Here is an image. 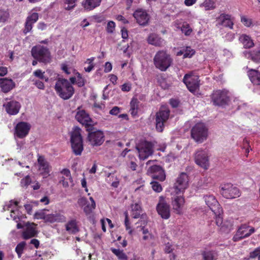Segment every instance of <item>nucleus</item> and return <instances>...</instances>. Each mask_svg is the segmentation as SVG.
<instances>
[{
  "instance_id": "nucleus-1",
  "label": "nucleus",
  "mask_w": 260,
  "mask_h": 260,
  "mask_svg": "<svg viewBox=\"0 0 260 260\" xmlns=\"http://www.w3.org/2000/svg\"><path fill=\"white\" fill-rule=\"evenodd\" d=\"M55 90L61 99L67 100L74 94V88L70 82L66 79L59 78L54 86Z\"/></svg>"
},
{
  "instance_id": "nucleus-2",
  "label": "nucleus",
  "mask_w": 260,
  "mask_h": 260,
  "mask_svg": "<svg viewBox=\"0 0 260 260\" xmlns=\"http://www.w3.org/2000/svg\"><path fill=\"white\" fill-rule=\"evenodd\" d=\"M173 60L170 54L165 50L157 52L153 58V63L155 68L162 72L167 71L172 65Z\"/></svg>"
},
{
  "instance_id": "nucleus-3",
  "label": "nucleus",
  "mask_w": 260,
  "mask_h": 260,
  "mask_svg": "<svg viewBox=\"0 0 260 260\" xmlns=\"http://www.w3.org/2000/svg\"><path fill=\"white\" fill-rule=\"evenodd\" d=\"M31 54L35 59L45 64L50 63L52 60L51 54L49 48L44 46L38 45L32 47Z\"/></svg>"
},
{
  "instance_id": "nucleus-4",
  "label": "nucleus",
  "mask_w": 260,
  "mask_h": 260,
  "mask_svg": "<svg viewBox=\"0 0 260 260\" xmlns=\"http://www.w3.org/2000/svg\"><path fill=\"white\" fill-rule=\"evenodd\" d=\"M71 143L73 152L80 155L83 150V143L81 129L78 126L74 127L71 133Z\"/></svg>"
},
{
  "instance_id": "nucleus-5",
  "label": "nucleus",
  "mask_w": 260,
  "mask_h": 260,
  "mask_svg": "<svg viewBox=\"0 0 260 260\" xmlns=\"http://www.w3.org/2000/svg\"><path fill=\"white\" fill-rule=\"evenodd\" d=\"M170 110L168 107L162 106L155 113V128L157 132H162L165 124L169 119Z\"/></svg>"
},
{
  "instance_id": "nucleus-6",
  "label": "nucleus",
  "mask_w": 260,
  "mask_h": 260,
  "mask_svg": "<svg viewBox=\"0 0 260 260\" xmlns=\"http://www.w3.org/2000/svg\"><path fill=\"white\" fill-rule=\"evenodd\" d=\"M88 132L87 140L89 144L94 147L101 146L105 141L104 133L100 130H97L93 125L86 129Z\"/></svg>"
},
{
  "instance_id": "nucleus-7",
  "label": "nucleus",
  "mask_w": 260,
  "mask_h": 260,
  "mask_svg": "<svg viewBox=\"0 0 260 260\" xmlns=\"http://www.w3.org/2000/svg\"><path fill=\"white\" fill-rule=\"evenodd\" d=\"M208 136V128L203 122L196 123L191 129V137L197 142L202 143Z\"/></svg>"
},
{
  "instance_id": "nucleus-8",
  "label": "nucleus",
  "mask_w": 260,
  "mask_h": 260,
  "mask_svg": "<svg viewBox=\"0 0 260 260\" xmlns=\"http://www.w3.org/2000/svg\"><path fill=\"white\" fill-rule=\"evenodd\" d=\"M228 94V91L225 89L214 90L211 95V101L215 106L226 105L230 101Z\"/></svg>"
},
{
  "instance_id": "nucleus-9",
  "label": "nucleus",
  "mask_w": 260,
  "mask_h": 260,
  "mask_svg": "<svg viewBox=\"0 0 260 260\" xmlns=\"http://www.w3.org/2000/svg\"><path fill=\"white\" fill-rule=\"evenodd\" d=\"M153 144L149 141H145L136 146L139 157L140 160H145L153 152Z\"/></svg>"
},
{
  "instance_id": "nucleus-10",
  "label": "nucleus",
  "mask_w": 260,
  "mask_h": 260,
  "mask_svg": "<svg viewBox=\"0 0 260 260\" xmlns=\"http://www.w3.org/2000/svg\"><path fill=\"white\" fill-rule=\"evenodd\" d=\"M200 81L199 77L192 73L185 74L183 79V83L191 92H194L199 89Z\"/></svg>"
},
{
  "instance_id": "nucleus-11",
  "label": "nucleus",
  "mask_w": 260,
  "mask_h": 260,
  "mask_svg": "<svg viewBox=\"0 0 260 260\" xmlns=\"http://www.w3.org/2000/svg\"><path fill=\"white\" fill-rule=\"evenodd\" d=\"M189 178L186 173H180L176 179L174 188L176 193L183 192L188 187Z\"/></svg>"
},
{
  "instance_id": "nucleus-12",
  "label": "nucleus",
  "mask_w": 260,
  "mask_h": 260,
  "mask_svg": "<svg viewBox=\"0 0 260 260\" xmlns=\"http://www.w3.org/2000/svg\"><path fill=\"white\" fill-rule=\"evenodd\" d=\"M220 193L226 199H234L240 196L239 189L231 184L223 185L221 187Z\"/></svg>"
},
{
  "instance_id": "nucleus-13",
  "label": "nucleus",
  "mask_w": 260,
  "mask_h": 260,
  "mask_svg": "<svg viewBox=\"0 0 260 260\" xmlns=\"http://www.w3.org/2000/svg\"><path fill=\"white\" fill-rule=\"evenodd\" d=\"M31 125L26 122H19L14 128V135L19 139H23L28 134Z\"/></svg>"
},
{
  "instance_id": "nucleus-14",
  "label": "nucleus",
  "mask_w": 260,
  "mask_h": 260,
  "mask_svg": "<svg viewBox=\"0 0 260 260\" xmlns=\"http://www.w3.org/2000/svg\"><path fill=\"white\" fill-rule=\"evenodd\" d=\"M75 118L82 125H84L86 129L93 125V122L89 114L84 110L77 109Z\"/></svg>"
},
{
  "instance_id": "nucleus-15",
  "label": "nucleus",
  "mask_w": 260,
  "mask_h": 260,
  "mask_svg": "<svg viewBox=\"0 0 260 260\" xmlns=\"http://www.w3.org/2000/svg\"><path fill=\"white\" fill-rule=\"evenodd\" d=\"M133 16L137 22L140 25H146L150 19V16L146 10L143 9H138L133 13Z\"/></svg>"
},
{
  "instance_id": "nucleus-16",
  "label": "nucleus",
  "mask_w": 260,
  "mask_h": 260,
  "mask_svg": "<svg viewBox=\"0 0 260 260\" xmlns=\"http://www.w3.org/2000/svg\"><path fill=\"white\" fill-rule=\"evenodd\" d=\"M206 205L214 214L222 212V210L215 198L212 195H207L204 197Z\"/></svg>"
},
{
  "instance_id": "nucleus-17",
  "label": "nucleus",
  "mask_w": 260,
  "mask_h": 260,
  "mask_svg": "<svg viewBox=\"0 0 260 260\" xmlns=\"http://www.w3.org/2000/svg\"><path fill=\"white\" fill-rule=\"evenodd\" d=\"M16 84L12 79L0 78V88L3 92L7 93L14 88Z\"/></svg>"
},
{
  "instance_id": "nucleus-18",
  "label": "nucleus",
  "mask_w": 260,
  "mask_h": 260,
  "mask_svg": "<svg viewBox=\"0 0 260 260\" xmlns=\"http://www.w3.org/2000/svg\"><path fill=\"white\" fill-rule=\"evenodd\" d=\"M4 107L9 114L15 115L18 113L21 108V105L18 102L11 101L4 104Z\"/></svg>"
},
{
  "instance_id": "nucleus-19",
  "label": "nucleus",
  "mask_w": 260,
  "mask_h": 260,
  "mask_svg": "<svg viewBox=\"0 0 260 260\" xmlns=\"http://www.w3.org/2000/svg\"><path fill=\"white\" fill-rule=\"evenodd\" d=\"M152 173V177L153 179H158L163 181L166 179V175L164 170L159 166L155 165L151 167L149 169Z\"/></svg>"
},
{
  "instance_id": "nucleus-20",
  "label": "nucleus",
  "mask_w": 260,
  "mask_h": 260,
  "mask_svg": "<svg viewBox=\"0 0 260 260\" xmlns=\"http://www.w3.org/2000/svg\"><path fill=\"white\" fill-rule=\"evenodd\" d=\"M157 211L164 219H168L170 216V206L164 201H160L157 204Z\"/></svg>"
},
{
  "instance_id": "nucleus-21",
  "label": "nucleus",
  "mask_w": 260,
  "mask_h": 260,
  "mask_svg": "<svg viewBox=\"0 0 260 260\" xmlns=\"http://www.w3.org/2000/svg\"><path fill=\"white\" fill-rule=\"evenodd\" d=\"M184 204V199L182 196H177L172 201L173 209L177 214L182 213V209Z\"/></svg>"
},
{
  "instance_id": "nucleus-22",
  "label": "nucleus",
  "mask_w": 260,
  "mask_h": 260,
  "mask_svg": "<svg viewBox=\"0 0 260 260\" xmlns=\"http://www.w3.org/2000/svg\"><path fill=\"white\" fill-rule=\"evenodd\" d=\"M66 217L63 214L55 212L54 213L47 214L46 217V222L50 223L54 222H64L66 221Z\"/></svg>"
},
{
  "instance_id": "nucleus-23",
  "label": "nucleus",
  "mask_w": 260,
  "mask_h": 260,
  "mask_svg": "<svg viewBox=\"0 0 260 260\" xmlns=\"http://www.w3.org/2000/svg\"><path fill=\"white\" fill-rule=\"evenodd\" d=\"M231 16L229 14L222 13L217 18V20L220 21L219 24L226 27L233 29L234 23L231 19Z\"/></svg>"
},
{
  "instance_id": "nucleus-24",
  "label": "nucleus",
  "mask_w": 260,
  "mask_h": 260,
  "mask_svg": "<svg viewBox=\"0 0 260 260\" xmlns=\"http://www.w3.org/2000/svg\"><path fill=\"white\" fill-rule=\"evenodd\" d=\"M35 226L36 225L34 223H27L26 224V229L22 233L23 239H28L36 236L37 232Z\"/></svg>"
},
{
  "instance_id": "nucleus-25",
  "label": "nucleus",
  "mask_w": 260,
  "mask_h": 260,
  "mask_svg": "<svg viewBox=\"0 0 260 260\" xmlns=\"http://www.w3.org/2000/svg\"><path fill=\"white\" fill-rule=\"evenodd\" d=\"M101 2L102 0H83L82 5L86 11H90L100 6Z\"/></svg>"
},
{
  "instance_id": "nucleus-26",
  "label": "nucleus",
  "mask_w": 260,
  "mask_h": 260,
  "mask_svg": "<svg viewBox=\"0 0 260 260\" xmlns=\"http://www.w3.org/2000/svg\"><path fill=\"white\" fill-rule=\"evenodd\" d=\"M65 228L66 230L70 234H76L79 231L77 221L75 219H72L68 221L65 224Z\"/></svg>"
},
{
  "instance_id": "nucleus-27",
  "label": "nucleus",
  "mask_w": 260,
  "mask_h": 260,
  "mask_svg": "<svg viewBox=\"0 0 260 260\" xmlns=\"http://www.w3.org/2000/svg\"><path fill=\"white\" fill-rule=\"evenodd\" d=\"M239 40L245 49H250L254 46L253 40L249 35L242 34L240 36Z\"/></svg>"
},
{
  "instance_id": "nucleus-28",
  "label": "nucleus",
  "mask_w": 260,
  "mask_h": 260,
  "mask_svg": "<svg viewBox=\"0 0 260 260\" xmlns=\"http://www.w3.org/2000/svg\"><path fill=\"white\" fill-rule=\"evenodd\" d=\"M147 41L149 44L157 47H161L164 44V40L155 34H151L147 39Z\"/></svg>"
},
{
  "instance_id": "nucleus-29",
  "label": "nucleus",
  "mask_w": 260,
  "mask_h": 260,
  "mask_svg": "<svg viewBox=\"0 0 260 260\" xmlns=\"http://www.w3.org/2000/svg\"><path fill=\"white\" fill-rule=\"evenodd\" d=\"M195 162H208L209 161L207 152L202 149L197 150L194 154Z\"/></svg>"
},
{
  "instance_id": "nucleus-30",
  "label": "nucleus",
  "mask_w": 260,
  "mask_h": 260,
  "mask_svg": "<svg viewBox=\"0 0 260 260\" xmlns=\"http://www.w3.org/2000/svg\"><path fill=\"white\" fill-rule=\"evenodd\" d=\"M248 76L253 84L260 85V72L259 71L250 69L248 72Z\"/></svg>"
},
{
  "instance_id": "nucleus-31",
  "label": "nucleus",
  "mask_w": 260,
  "mask_h": 260,
  "mask_svg": "<svg viewBox=\"0 0 260 260\" xmlns=\"http://www.w3.org/2000/svg\"><path fill=\"white\" fill-rule=\"evenodd\" d=\"M248 226L246 224L242 225L238 229L236 235L234 237V241H238L246 237H244V235L247 233L246 230Z\"/></svg>"
},
{
  "instance_id": "nucleus-32",
  "label": "nucleus",
  "mask_w": 260,
  "mask_h": 260,
  "mask_svg": "<svg viewBox=\"0 0 260 260\" xmlns=\"http://www.w3.org/2000/svg\"><path fill=\"white\" fill-rule=\"evenodd\" d=\"M132 216L134 218H139L142 213L141 207L138 203L132 204L131 206Z\"/></svg>"
},
{
  "instance_id": "nucleus-33",
  "label": "nucleus",
  "mask_w": 260,
  "mask_h": 260,
  "mask_svg": "<svg viewBox=\"0 0 260 260\" xmlns=\"http://www.w3.org/2000/svg\"><path fill=\"white\" fill-rule=\"evenodd\" d=\"M110 250L115 255L117 256L119 260H128L127 256L124 253L123 250L114 248H111Z\"/></svg>"
},
{
  "instance_id": "nucleus-34",
  "label": "nucleus",
  "mask_w": 260,
  "mask_h": 260,
  "mask_svg": "<svg viewBox=\"0 0 260 260\" xmlns=\"http://www.w3.org/2000/svg\"><path fill=\"white\" fill-rule=\"evenodd\" d=\"M206 11L212 10L216 8L215 2L213 0H205L201 4Z\"/></svg>"
},
{
  "instance_id": "nucleus-35",
  "label": "nucleus",
  "mask_w": 260,
  "mask_h": 260,
  "mask_svg": "<svg viewBox=\"0 0 260 260\" xmlns=\"http://www.w3.org/2000/svg\"><path fill=\"white\" fill-rule=\"evenodd\" d=\"M202 255L204 260H215L217 257L216 253L212 251H204Z\"/></svg>"
},
{
  "instance_id": "nucleus-36",
  "label": "nucleus",
  "mask_w": 260,
  "mask_h": 260,
  "mask_svg": "<svg viewBox=\"0 0 260 260\" xmlns=\"http://www.w3.org/2000/svg\"><path fill=\"white\" fill-rule=\"evenodd\" d=\"M10 14L8 9L0 8V23L5 22L9 18Z\"/></svg>"
},
{
  "instance_id": "nucleus-37",
  "label": "nucleus",
  "mask_w": 260,
  "mask_h": 260,
  "mask_svg": "<svg viewBox=\"0 0 260 260\" xmlns=\"http://www.w3.org/2000/svg\"><path fill=\"white\" fill-rule=\"evenodd\" d=\"M181 30L185 36H189L192 31V28L187 22L183 23L181 27Z\"/></svg>"
},
{
  "instance_id": "nucleus-38",
  "label": "nucleus",
  "mask_w": 260,
  "mask_h": 260,
  "mask_svg": "<svg viewBox=\"0 0 260 260\" xmlns=\"http://www.w3.org/2000/svg\"><path fill=\"white\" fill-rule=\"evenodd\" d=\"M38 13L34 12L27 17L26 19V21L28 22L29 24L33 25L34 24H35L38 21Z\"/></svg>"
},
{
  "instance_id": "nucleus-39",
  "label": "nucleus",
  "mask_w": 260,
  "mask_h": 260,
  "mask_svg": "<svg viewBox=\"0 0 260 260\" xmlns=\"http://www.w3.org/2000/svg\"><path fill=\"white\" fill-rule=\"evenodd\" d=\"M26 243L24 241L19 243L16 246L15 248V251L18 254L19 258L21 257L22 254L23 253V250L25 247Z\"/></svg>"
},
{
  "instance_id": "nucleus-40",
  "label": "nucleus",
  "mask_w": 260,
  "mask_h": 260,
  "mask_svg": "<svg viewBox=\"0 0 260 260\" xmlns=\"http://www.w3.org/2000/svg\"><path fill=\"white\" fill-rule=\"evenodd\" d=\"M94 60V57H93L87 59L85 63H88L89 66L87 67L84 68V70L86 72L89 73L94 69L95 66L94 63H93Z\"/></svg>"
},
{
  "instance_id": "nucleus-41",
  "label": "nucleus",
  "mask_w": 260,
  "mask_h": 260,
  "mask_svg": "<svg viewBox=\"0 0 260 260\" xmlns=\"http://www.w3.org/2000/svg\"><path fill=\"white\" fill-rule=\"evenodd\" d=\"M184 58H191L194 54L196 51L190 46H187L184 48Z\"/></svg>"
},
{
  "instance_id": "nucleus-42",
  "label": "nucleus",
  "mask_w": 260,
  "mask_h": 260,
  "mask_svg": "<svg viewBox=\"0 0 260 260\" xmlns=\"http://www.w3.org/2000/svg\"><path fill=\"white\" fill-rule=\"evenodd\" d=\"M38 168L40 173L44 175L48 174L49 172L48 164H39Z\"/></svg>"
},
{
  "instance_id": "nucleus-43",
  "label": "nucleus",
  "mask_w": 260,
  "mask_h": 260,
  "mask_svg": "<svg viewBox=\"0 0 260 260\" xmlns=\"http://www.w3.org/2000/svg\"><path fill=\"white\" fill-rule=\"evenodd\" d=\"M138 108L137 100H132L131 102V114L133 115H135L137 113V110Z\"/></svg>"
},
{
  "instance_id": "nucleus-44",
  "label": "nucleus",
  "mask_w": 260,
  "mask_h": 260,
  "mask_svg": "<svg viewBox=\"0 0 260 260\" xmlns=\"http://www.w3.org/2000/svg\"><path fill=\"white\" fill-rule=\"evenodd\" d=\"M45 72H42L40 69H38L34 72L33 74L36 77L39 78L40 79H45V81H48V78L45 77L44 76Z\"/></svg>"
},
{
  "instance_id": "nucleus-45",
  "label": "nucleus",
  "mask_w": 260,
  "mask_h": 260,
  "mask_svg": "<svg viewBox=\"0 0 260 260\" xmlns=\"http://www.w3.org/2000/svg\"><path fill=\"white\" fill-rule=\"evenodd\" d=\"M241 22L246 27H250L252 24V19L244 15L241 16Z\"/></svg>"
},
{
  "instance_id": "nucleus-46",
  "label": "nucleus",
  "mask_w": 260,
  "mask_h": 260,
  "mask_svg": "<svg viewBox=\"0 0 260 260\" xmlns=\"http://www.w3.org/2000/svg\"><path fill=\"white\" fill-rule=\"evenodd\" d=\"M76 84L79 87H82L85 84V80L82 77L81 74L79 73H77Z\"/></svg>"
},
{
  "instance_id": "nucleus-47",
  "label": "nucleus",
  "mask_w": 260,
  "mask_h": 260,
  "mask_svg": "<svg viewBox=\"0 0 260 260\" xmlns=\"http://www.w3.org/2000/svg\"><path fill=\"white\" fill-rule=\"evenodd\" d=\"M115 23L113 21H110L108 22L107 27H106V31L109 34L113 33L115 29Z\"/></svg>"
},
{
  "instance_id": "nucleus-48",
  "label": "nucleus",
  "mask_w": 260,
  "mask_h": 260,
  "mask_svg": "<svg viewBox=\"0 0 260 260\" xmlns=\"http://www.w3.org/2000/svg\"><path fill=\"white\" fill-rule=\"evenodd\" d=\"M152 189L157 192H160L162 191V187L160 183L156 181H152L151 182Z\"/></svg>"
},
{
  "instance_id": "nucleus-49",
  "label": "nucleus",
  "mask_w": 260,
  "mask_h": 260,
  "mask_svg": "<svg viewBox=\"0 0 260 260\" xmlns=\"http://www.w3.org/2000/svg\"><path fill=\"white\" fill-rule=\"evenodd\" d=\"M18 202L17 201H13L12 200H11V201L9 202V203L6 205L4 207V209L5 210H14V207H16L17 206H18Z\"/></svg>"
},
{
  "instance_id": "nucleus-50",
  "label": "nucleus",
  "mask_w": 260,
  "mask_h": 260,
  "mask_svg": "<svg viewBox=\"0 0 260 260\" xmlns=\"http://www.w3.org/2000/svg\"><path fill=\"white\" fill-rule=\"evenodd\" d=\"M142 233L144 235L143 239L144 240H149L153 238V236L151 234L149 233L148 229H146L144 228H142Z\"/></svg>"
},
{
  "instance_id": "nucleus-51",
  "label": "nucleus",
  "mask_w": 260,
  "mask_h": 260,
  "mask_svg": "<svg viewBox=\"0 0 260 260\" xmlns=\"http://www.w3.org/2000/svg\"><path fill=\"white\" fill-rule=\"evenodd\" d=\"M76 0H65V4H68V6L65 8L66 10H71L76 6Z\"/></svg>"
},
{
  "instance_id": "nucleus-52",
  "label": "nucleus",
  "mask_w": 260,
  "mask_h": 260,
  "mask_svg": "<svg viewBox=\"0 0 260 260\" xmlns=\"http://www.w3.org/2000/svg\"><path fill=\"white\" fill-rule=\"evenodd\" d=\"M221 213H219V214H214L215 216V222L216 225L218 227H221V229L223 228V225H222V217L221 216Z\"/></svg>"
},
{
  "instance_id": "nucleus-53",
  "label": "nucleus",
  "mask_w": 260,
  "mask_h": 260,
  "mask_svg": "<svg viewBox=\"0 0 260 260\" xmlns=\"http://www.w3.org/2000/svg\"><path fill=\"white\" fill-rule=\"evenodd\" d=\"M250 257L252 258L257 257L260 260V247L256 248L254 251L250 253Z\"/></svg>"
},
{
  "instance_id": "nucleus-54",
  "label": "nucleus",
  "mask_w": 260,
  "mask_h": 260,
  "mask_svg": "<svg viewBox=\"0 0 260 260\" xmlns=\"http://www.w3.org/2000/svg\"><path fill=\"white\" fill-rule=\"evenodd\" d=\"M31 179L29 176H26L21 180V185L22 187H27L31 183Z\"/></svg>"
},
{
  "instance_id": "nucleus-55",
  "label": "nucleus",
  "mask_w": 260,
  "mask_h": 260,
  "mask_svg": "<svg viewBox=\"0 0 260 260\" xmlns=\"http://www.w3.org/2000/svg\"><path fill=\"white\" fill-rule=\"evenodd\" d=\"M95 207L92 204H87L84 208V211L86 214H90Z\"/></svg>"
},
{
  "instance_id": "nucleus-56",
  "label": "nucleus",
  "mask_w": 260,
  "mask_h": 260,
  "mask_svg": "<svg viewBox=\"0 0 260 260\" xmlns=\"http://www.w3.org/2000/svg\"><path fill=\"white\" fill-rule=\"evenodd\" d=\"M32 26L33 25L25 21L24 23V28L23 30V34L24 35H26L28 32H30L32 28Z\"/></svg>"
},
{
  "instance_id": "nucleus-57",
  "label": "nucleus",
  "mask_w": 260,
  "mask_h": 260,
  "mask_svg": "<svg viewBox=\"0 0 260 260\" xmlns=\"http://www.w3.org/2000/svg\"><path fill=\"white\" fill-rule=\"evenodd\" d=\"M47 214L44 211H41L37 212L35 213V217L37 219H43L46 222V217H47Z\"/></svg>"
},
{
  "instance_id": "nucleus-58",
  "label": "nucleus",
  "mask_w": 260,
  "mask_h": 260,
  "mask_svg": "<svg viewBox=\"0 0 260 260\" xmlns=\"http://www.w3.org/2000/svg\"><path fill=\"white\" fill-rule=\"evenodd\" d=\"M61 173L67 177V179H69L71 181L72 180V178L71 176V173L68 169H63L61 172Z\"/></svg>"
},
{
  "instance_id": "nucleus-59",
  "label": "nucleus",
  "mask_w": 260,
  "mask_h": 260,
  "mask_svg": "<svg viewBox=\"0 0 260 260\" xmlns=\"http://www.w3.org/2000/svg\"><path fill=\"white\" fill-rule=\"evenodd\" d=\"M16 212H17L18 211L11 210L10 216L14 220H15L16 222H18L19 220V218L18 217L17 214H16Z\"/></svg>"
},
{
  "instance_id": "nucleus-60",
  "label": "nucleus",
  "mask_w": 260,
  "mask_h": 260,
  "mask_svg": "<svg viewBox=\"0 0 260 260\" xmlns=\"http://www.w3.org/2000/svg\"><path fill=\"white\" fill-rule=\"evenodd\" d=\"M116 19L119 21H121L123 24H128L129 21L123 16L118 15L116 16Z\"/></svg>"
},
{
  "instance_id": "nucleus-61",
  "label": "nucleus",
  "mask_w": 260,
  "mask_h": 260,
  "mask_svg": "<svg viewBox=\"0 0 260 260\" xmlns=\"http://www.w3.org/2000/svg\"><path fill=\"white\" fill-rule=\"evenodd\" d=\"M34 84L40 89H44L45 88V85L44 83L39 80H36L35 81Z\"/></svg>"
},
{
  "instance_id": "nucleus-62",
  "label": "nucleus",
  "mask_w": 260,
  "mask_h": 260,
  "mask_svg": "<svg viewBox=\"0 0 260 260\" xmlns=\"http://www.w3.org/2000/svg\"><path fill=\"white\" fill-rule=\"evenodd\" d=\"M169 103L173 108H177L179 105V101L174 99H170Z\"/></svg>"
},
{
  "instance_id": "nucleus-63",
  "label": "nucleus",
  "mask_w": 260,
  "mask_h": 260,
  "mask_svg": "<svg viewBox=\"0 0 260 260\" xmlns=\"http://www.w3.org/2000/svg\"><path fill=\"white\" fill-rule=\"evenodd\" d=\"M131 85L129 83H124L121 85V90L123 91H129L131 90Z\"/></svg>"
},
{
  "instance_id": "nucleus-64",
  "label": "nucleus",
  "mask_w": 260,
  "mask_h": 260,
  "mask_svg": "<svg viewBox=\"0 0 260 260\" xmlns=\"http://www.w3.org/2000/svg\"><path fill=\"white\" fill-rule=\"evenodd\" d=\"M93 19L97 23H101L105 20V18L104 16L98 15L93 16Z\"/></svg>"
}]
</instances>
